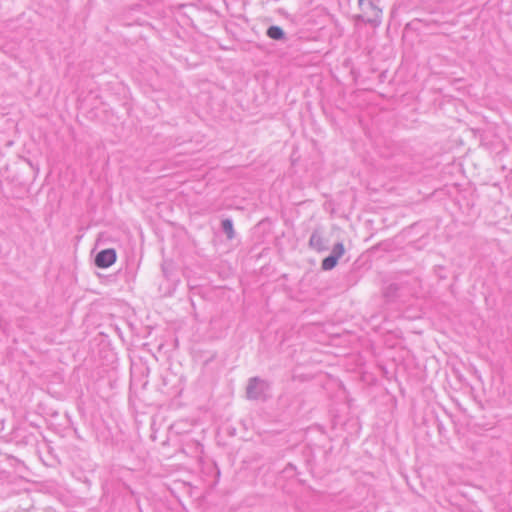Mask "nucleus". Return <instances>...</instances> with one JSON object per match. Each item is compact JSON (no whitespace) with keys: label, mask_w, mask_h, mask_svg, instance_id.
<instances>
[{"label":"nucleus","mask_w":512,"mask_h":512,"mask_svg":"<svg viewBox=\"0 0 512 512\" xmlns=\"http://www.w3.org/2000/svg\"><path fill=\"white\" fill-rule=\"evenodd\" d=\"M360 13L354 17L355 20H361L365 23L377 25L380 23L381 9H379L372 0H358Z\"/></svg>","instance_id":"nucleus-1"},{"label":"nucleus","mask_w":512,"mask_h":512,"mask_svg":"<svg viewBox=\"0 0 512 512\" xmlns=\"http://www.w3.org/2000/svg\"><path fill=\"white\" fill-rule=\"evenodd\" d=\"M268 390L269 384L267 381L259 377H252L246 387V395L250 400H265Z\"/></svg>","instance_id":"nucleus-2"},{"label":"nucleus","mask_w":512,"mask_h":512,"mask_svg":"<svg viewBox=\"0 0 512 512\" xmlns=\"http://www.w3.org/2000/svg\"><path fill=\"white\" fill-rule=\"evenodd\" d=\"M343 254V244L340 242L335 244L330 255H328L322 260L321 268L324 271L332 270L337 265L338 260L342 257Z\"/></svg>","instance_id":"nucleus-3"},{"label":"nucleus","mask_w":512,"mask_h":512,"mask_svg":"<svg viewBox=\"0 0 512 512\" xmlns=\"http://www.w3.org/2000/svg\"><path fill=\"white\" fill-rule=\"evenodd\" d=\"M116 252L114 249H104V250H101L100 252L97 253V255L95 256V265L98 267V268H102V269H105V268H108L110 267L112 264L115 263L116 261Z\"/></svg>","instance_id":"nucleus-4"},{"label":"nucleus","mask_w":512,"mask_h":512,"mask_svg":"<svg viewBox=\"0 0 512 512\" xmlns=\"http://www.w3.org/2000/svg\"><path fill=\"white\" fill-rule=\"evenodd\" d=\"M309 247L317 252L329 249V240L326 239L318 229L314 230L309 239Z\"/></svg>","instance_id":"nucleus-5"},{"label":"nucleus","mask_w":512,"mask_h":512,"mask_svg":"<svg viewBox=\"0 0 512 512\" xmlns=\"http://www.w3.org/2000/svg\"><path fill=\"white\" fill-rule=\"evenodd\" d=\"M266 35L276 41L284 40L285 39V32L284 30L277 25H271L267 28Z\"/></svg>","instance_id":"nucleus-6"},{"label":"nucleus","mask_w":512,"mask_h":512,"mask_svg":"<svg viewBox=\"0 0 512 512\" xmlns=\"http://www.w3.org/2000/svg\"><path fill=\"white\" fill-rule=\"evenodd\" d=\"M221 229L226 234L228 239H233L235 236L233 221L229 218L223 219L221 222Z\"/></svg>","instance_id":"nucleus-7"}]
</instances>
